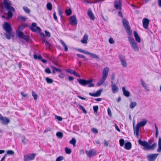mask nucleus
<instances>
[{
  "mask_svg": "<svg viewBox=\"0 0 161 161\" xmlns=\"http://www.w3.org/2000/svg\"><path fill=\"white\" fill-rule=\"evenodd\" d=\"M3 0L4 7L8 11L7 13L8 18H11L13 16L12 11H15L14 8L13 7L11 6L12 3L9 0Z\"/></svg>",
  "mask_w": 161,
  "mask_h": 161,
  "instance_id": "1",
  "label": "nucleus"
},
{
  "mask_svg": "<svg viewBox=\"0 0 161 161\" xmlns=\"http://www.w3.org/2000/svg\"><path fill=\"white\" fill-rule=\"evenodd\" d=\"M109 68L106 67L104 69L102 72V77L97 83V86H100L104 82L108 75Z\"/></svg>",
  "mask_w": 161,
  "mask_h": 161,
  "instance_id": "2",
  "label": "nucleus"
},
{
  "mask_svg": "<svg viewBox=\"0 0 161 161\" xmlns=\"http://www.w3.org/2000/svg\"><path fill=\"white\" fill-rule=\"evenodd\" d=\"M77 81L78 83L81 86H85L87 85L89 87H93L94 86V84L92 83L93 81V80L91 79L89 80L85 79H78Z\"/></svg>",
  "mask_w": 161,
  "mask_h": 161,
  "instance_id": "3",
  "label": "nucleus"
},
{
  "mask_svg": "<svg viewBox=\"0 0 161 161\" xmlns=\"http://www.w3.org/2000/svg\"><path fill=\"white\" fill-rule=\"evenodd\" d=\"M138 143L140 145L143 146L145 149L147 150L153 149H154L157 146V144L155 143L149 146L147 142L145 141H142L140 139L139 140Z\"/></svg>",
  "mask_w": 161,
  "mask_h": 161,
  "instance_id": "4",
  "label": "nucleus"
},
{
  "mask_svg": "<svg viewBox=\"0 0 161 161\" xmlns=\"http://www.w3.org/2000/svg\"><path fill=\"white\" fill-rule=\"evenodd\" d=\"M130 36H129L128 37V39L130 47L134 51L136 52L138 51L139 47L137 43L136 42L134 39Z\"/></svg>",
  "mask_w": 161,
  "mask_h": 161,
  "instance_id": "5",
  "label": "nucleus"
},
{
  "mask_svg": "<svg viewBox=\"0 0 161 161\" xmlns=\"http://www.w3.org/2000/svg\"><path fill=\"white\" fill-rule=\"evenodd\" d=\"M122 23L123 25L126 30L127 34L129 36H131L132 34V31L130 30V27L128 21L125 19L124 18L123 19Z\"/></svg>",
  "mask_w": 161,
  "mask_h": 161,
  "instance_id": "6",
  "label": "nucleus"
},
{
  "mask_svg": "<svg viewBox=\"0 0 161 161\" xmlns=\"http://www.w3.org/2000/svg\"><path fill=\"white\" fill-rule=\"evenodd\" d=\"M36 154L35 153H30L25 155L24 156V161H29L33 160L35 158Z\"/></svg>",
  "mask_w": 161,
  "mask_h": 161,
  "instance_id": "7",
  "label": "nucleus"
},
{
  "mask_svg": "<svg viewBox=\"0 0 161 161\" xmlns=\"http://www.w3.org/2000/svg\"><path fill=\"white\" fill-rule=\"evenodd\" d=\"M97 151L94 149H91L89 151H86V153L88 157L91 158L97 155Z\"/></svg>",
  "mask_w": 161,
  "mask_h": 161,
  "instance_id": "8",
  "label": "nucleus"
},
{
  "mask_svg": "<svg viewBox=\"0 0 161 161\" xmlns=\"http://www.w3.org/2000/svg\"><path fill=\"white\" fill-rule=\"evenodd\" d=\"M18 36L20 38L23 39L26 42H29L31 40L28 36L25 35L24 33L21 31L18 32Z\"/></svg>",
  "mask_w": 161,
  "mask_h": 161,
  "instance_id": "9",
  "label": "nucleus"
},
{
  "mask_svg": "<svg viewBox=\"0 0 161 161\" xmlns=\"http://www.w3.org/2000/svg\"><path fill=\"white\" fill-rule=\"evenodd\" d=\"M119 57L122 66L126 67L127 66V63L125 57L122 55H119Z\"/></svg>",
  "mask_w": 161,
  "mask_h": 161,
  "instance_id": "10",
  "label": "nucleus"
},
{
  "mask_svg": "<svg viewBox=\"0 0 161 161\" xmlns=\"http://www.w3.org/2000/svg\"><path fill=\"white\" fill-rule=\"evenodd\" d=\"M0 120L1 124L4 125H7L10 122V120L8 118L6 117H4L3 116L0 118Z\"/></svg>",
  "mask_w": 161,
  "mask_h": 161,
  "instance_id": "11",
  "label": "nucleus"
},
{
  "mask_svg": "<svg viewBox=\"0 0 161 161\" xmlns=\"http://www.w3.org/2000/svg\"><path fill=\"white\" fill-rule=\"evenodd\" d=\"M121 0H116L114 2V7L120 10L121 9Z\"/></svg>",
  "mask_w": 161,
  "mask_h": 161,
  "instance_id": "12",
  "label": "nucleus"
},
{
  "mask_svg": "<svg viewBox=\"0 0 161 161\" xmlns=\"http://www.w3.org/2000/svg\"><path fill=\"white\" fill-rule=\"evenodd\" d=\"M111 86L112 87V90L113 92L114 93H115L119 91V88L116 84L114 83L113 81H112L111 82Z\"/></svg>",
  "mask_w": 161,
  "mask_h": 161,
  "instance_id": "13",
  "label": "nucleus"
},
{
  "mask_svg": "<svg viewBox=\"0 0 161 161\" xmlns=\"http://www.w3.org/2000/svg\"><path fill=\"white\" fill-rule=\"evenodd\" d=\"M70 23L71 25H76L77 21L75 15H73L70 17Z\"/></svg>",
  "mask_w": 161,
  "mask_h": 161,
  "instance_id": "14",
  "label": "nucleus"
},
{
  "mask_svg": "<svg viewBox=\"0 0 161 161\" xmlns=\"http://www.w3.org/2000/svg\"><path fill=\"white\" fill-rule=\"evenodd\" d=\"M3 28L7 33H9L11 32L12 30L11 26L8 23L5 22Z\"/></svg>",
  "mask_w": 161,
  "mask_h": 161,
  "instance_id": "15",
  "label": "nucleus"
},
{
  "mask_svg": "<svg viewBox=\"0 0 161 161\" xmlns=\"http://www.w3.org/2000/svg\"><path fill=\"white\" fill-rule=\"evenodd\" d=\"M158 155V154H149L147 157L149 161H154Z\"/></svg>",
  "mask_w": 161,
  "mask_h": 161,
  "instance_id": "16",
  "label": "nucleus"
},
{
  "mask_svg": "<svg viewBox=\"0 0 161 161\" xmlns=\"http://www.w3.org/2000/svg\"><path fill=\"white\" fill-rule=\"evenodd\" d=\"M149 20L146 18H144L143 19L142 23L143 27L146 29H147L149 24Z\"/></svg>",
  "mask_w": 161,
  "mask_h": 161,
  "instance_id": "17",
  "label": "nucleus"
},
{
  "mask_svg": "<svg viewBox=\"0 0 161 161\" xmlns=\"http://www.w3.org/2000/svg\"><path fill=\"white\" fill-rule=\"evenodd\" d=\"M102 89H100L97 91L95 93H89V95L91 96L94 97H97L99 96L101 94V92L103 91Z\"/></svg>",
  "mask_w": 161,
  "mask_h": 161,
  "instance_id": "18",
  "label": "nucleus"
},
{
  "mask_svg": "<svg viewBox=\"0 0 161 161\" xmlns=\"http://www.w3.org/2000/svg\"><path fill=\"white\" fill-rule=\"evenodd\" d=\"M147 122V121L145 119H143L142 121L138 123L136 125V127L139 128L140 127L144 126Z\"/></svg>",
  "mask_w": 161,
  "mask_h": 161,
  "instance_id": "19",
  "label": "nucleus"
},
{
  "mask_svg": "<svg viewBox=\"0 0 161 161\" xmlns=\"http://www.w3.org/2000/svg\"><path fill=\"white\" fill-rule=\"evenodd\" d=\"M140 81L142 87H144L147 91H149V89L146 83H145L143 80L142 79H140Z\"/></svg>",
  "mask_w": 161,
  "mask_h": 161,
  "instance_id": "20",
  "label": "nucleus"
},
{
  "mask_svg": "<svg viewBox=\"0 0 161 161\" xmlns=\"http://www.w3.org/2000/svg\"><path fill=\"white\" fill-rule=\"evenodd\" d=\"M87 14L90 19L92 20H94V19L95 17L91 9H88L87 12Z\"/></svg>",
  "mask_w": 161,
  "mask_h": 161,
  "instance_id": "21",
  "label": "nucleus"
},
{
  "mask_svg": "<svg viewBox=\"0 0 161 161\" xmlns=\"http://www.w3.org/2000/svg\"><path fill=\"white\" fill-rule=\"evenodd\" d=\"M133 33L136 41L139 43L141 41V38L137 32L136 31H134Z\"/></svg>",
  "mask_w": 161,
  "mask_h": 161,
  "instance_id": "22",
  "label": "nucleus"
},
{
  "mask_svg": "<svg viewBox=\"0 0 161 161\" xmlns=\"http://www.w3.org/2000/svg\"><path fill=\"white\" fill-rule=\"evenodd\" d=\"M122 89L123 94L125 96L127 97H128L130 96V92L127 91H126L125 90V87H123Z\"/></svg>",
  "mask_w": 161,
  "mask_h": 161,
  "instance_id": "23",
  "label": "nucleus"
},
{
  "mask_svg": "<svg viewBox=\"0 0 161 161\" xmlns=\"http://www.w3.org/2000/svg\"><path fill=\"white\" fill-rule=\"evenodd\" d=\"M88 39V36L87 35L85 34L83 36V38L81 41V42L83 44H86L87 43V41Z\"/></svg>",
  "mask_w": 161,
  "mask_h": 161,
  "instance_id": "24",
  "label": "nucleus"
},
{
  "mask_svg": "<svg viewBox=\"0 0 161 161\" xmlns=\"http://www.w3.org/2000/svg\"><path fill=\"white\" fill-rule=\"evenodd\" d=\"M131 147V143L129 142L126 143L125 145V148L126 149L130 150Z\"/></svg>",
  "mask_w": 161,
  "mask_h": 161,
  "instance_id": "25",
  "label": "nucleus"
},
{
  "mask_svg": "<svg viewBox=\"0 0 161 161\" xmlns=\"http://www.w3.org/2000/svg\"><path fill=\"white\" fill-rule=\"evenodd\" d=\"M86 53V54L90 55L92 58L96 59H99V58L98 56L94 53H91L88 52Z\"/></svg>",
  "mask_w": 161,
  "mask_h": 161,
  "instance_id": "26",
  "label": "nucleus"
},
{
  "mask_svg": "<svg viewBox=\"0 0 161 161\" xmlns=\"http://www.w3.org/2000/svg\"><path fill=\"white\" fill-rule=\"evenodd\" d=\"M36 28H34L33 27H30V29L32 31L34 32H36L37 31H41V28L38 26L36 27Z\"/></svg>",
  "mask_w": 161,
  "mask_h": 161,
  "instance_id": "27",
  "label": "nucleus"
},
{
  "mask_svg": "<svg viewBox=\"0 0 161 161\" xmlns=\"http://www.w3.org/2000/svg\"><path fill=\"white\" fill-rule=\"evenodd\" d=\"M158 148L157 149V151L158 152H161V138L159 137L158 142Z\"/></svg>",
  "mask_w": 161,
  "mask_h": 161,
  "instance_id": "28",
  "label": "nucleus"
},
{
  "mask_svg": "<svg viewBox=\"0 0 161 161\" xmlns=\"http://www.w3.org/2000/svg\"><path fill=\"white\" fill-rule=\"evenodd\" d=\"M137 105V103L135 102H131L130 104V108L131 109L134 108Z\"/></svg>",
  "mask_w": 161,
  "mask_h": 161,
  "instance_id": "29",
  "label": "nucleus"
},
{
  "mask_svg": "<svg viewBox=\"0 0 161 161\" xmlns=\"http://www.w3.org/2000/svg\"><path fill=\"white\" fill-rule=\"evenodd\" d=\"M60 42L62 45V46H63L64 48V51L65 52H66L68 51V49L67 47V46L66 45V44L62 40H60Z\"/></svg>",
  "mask_w": 161,
  "mask_h": 161,
  "instance_id": "30",
  "label": "nucleus"
},
{
  "mask_svg": "<svg viewBox=\"0 0 161 161\" xmlns=\"http://www.w3.org/2000/svg\"><path fill=\"white\" fill-rule=\"evenodd\" d=\"M76 143V140L74 138H72V139L69 141V143L70 144H72L74 147L75 146Z\"/></svg>",
  "mask_w": 161,
  "mask_h": 161,
  "instance_id": "31",
  "label": "nucleus"
},
{
  "mask_svg": "<svg viewBox=\"0 0 161 161\" xmlns=\"http://www.w3.org/2000/svg\"><path fill=\"white\" fill-rule=\"evenodd\" d=\"M4 34L5 35V37L7 39H10L11 37L12 36L11 32H9V33H7V34L5 33H4Z\"/></svg>",
  "mask_w": 161,
  "mask_h": 161,
  "instance_id": "32",
  "label": "nucleus"
},
{
  "mask_svg": "<svg viewBox=\"0 0 161 161\" xmlns=\"http://www.w3.org/2000/svg\"><path fill=\"white\" fill-rule=\"evenodd\" d=\"M139 128L136 127V130L134 129V133L136 134L137 137H138L139 135Z\"/></svg>",
  "mask_w": 161,
  "mask_h": 161,
  "instance_id": "33",
  "label": "nucleus"
},
{
  "mask_svg": "<svg viewBox=\"0 0 161 161\" xmlns=\"http://www.w3.org/2000/svg\"><path fill=\"white\" fill-rule=\"evenodd\" d=\"M65 13L67 16L70 15L72 13V11L70 8H69L68 9H66L65 11Z\"/></svg>",
  "mask_w": 161,
  "mask_h": 161,
  "instance_id": "34",
  "label": "nucleus"
},
{
  "mask_svg": "<svg viewBox=\"0 0 161 161\" xmlns=\"http://www.w3.org/2000/svg\"><path fill=\"white\" fill-rule=\"evenodd\" d=\"M56 135L57 137L60 139L62 138L63 137V134L60 132H57L56 134Z\"/></svg>",
  "mask_w": 161,
  "mask_h": 161,
  "instance_id": "35",
  "label": "nucleus"
},
{
  "mask_svg": "<svg viewBox=\"0 0 161 161\" xmlns=\"http://www.w3.org/2000/svg\"><path fill=\"white\" fill-rule=\"evenodd\" d=\"M18 18L23 21H25L27 19V18L26 17L22 16H19Z\"/></svg>",
  "mask_w": 161,
  "mask_h": 161,
  "instance_id": "36",
  "label": "nucleus"
},
{
  "mask_svg": "<svg viewBox=\"0 0 161 161\" xmlns=\"http://www.w3.org/2000/svg\"><path fill=\"white\" fill-rule=\"evenodd\" d=\"M47 8L48 10H51L52 8V4L50 3H48L47 5Z\"/></svg>",
  "mask_w": 161,
  "mask_h": 161,
  "instance_id": "37",
  "label": "nucleus"
},
{
  "mask_svg": "<svg viewBox=\"0 0 161 161\" xmlns=\"http://www.w3.org/2000/svg\"><path fill=\"white\" fill-rule=\"evenodd\" d=\"M46 80L48 84H51L53 82V80L48 77H47L46 78Z\"/></svg>",
  "mask_w": 161,
  "mask_h": 161,
  "instance_id": "38",
  "label": "nucleus"
},
{
  "mask_svg": "<svg viewBox=\"0 0 161 161\" xmlns=\"http://www.w3.org/2000/svg\"><path fill=\"white\" fill-rule=\"evenodd\" d=\"M23 9L24 11L27 14H29L30 12V10L27 7L24 6L23 7Z\"/></svg>",
  "mask_w": 161,
  "mask_h": 161,
  "instance_id": "39",
  "label": "nucleus"
},
{
  "mask_svg": "<svg viewBox=\"0 0 161 161\" xmlns=\"http://www.w3.org/2000/svg\"><path fill=\"white\" fill-rule=\"evenodd\" d=\"M76 55L78 57L83 58L84 59V61H87V58H86L85 56H84V55L79 54H77Z\"/></svg>",
  "mask_w": 161,
  "mask_h": 161,
  "instance_id": "40",
  "label": "nucleus"
},
{
  "mask_svg": "<svg viewBox=\"0 0 161 161\" xmlns=\"http://www.w3.org/2000/svg\"><path fill=\"white\" fill-rule=\"evenodd\" d=\"M65 151L66 153L69 154L71 153L72 151L70 149L66 147L65 148Z\"/></svg>",
  "mask_w": 161,
  "mask_h": 161,
  "instance_id": "41",
  "label": "nucleus"
},
{
  "mask_svg": "<svg viewBox=\"0 0 161 161\" xmlns=\"http://www.w3.org/2000/svg\"><path fill=\"white\" fill-rule=\"evenodd\" d=\"M7 154H6L9 155H13L14 154V152L12 150H8L7 151Z\"/></svg>",
  "mask_w": 161,
  "mask_h": 161,
  "instance_id": "42",
  "label": "nucleus"
},
{
  "mask_svg": "<svg viewBox=\"0 0 161 161\" xmlns=\"http://www.w3.org/2000/svg\"><path fill=\"white\" fill-rule=\"evenodd\" d=\"M43 42L45 43V45L47 46V48H49L51 46L50 44L46 40H44Z\"/></svg>",
  "mask_w": 161,
  "mask_h": 161,
  "instance_id": "43",
  "label": "nucleus"
},
{
  "mask_svg": "<svg viewBox=\"0 0 161 161\" xmlns=\"http://www.w3.org/2000/svg\"><path fill=\"white\" fill-rule=\"evenodd\" d=\"M66 71L67 72L69 73L70 74H74V73L75 71L74 70L69 69H66Z\"/></svg>",
  "mask_w": 161,
  "mask_h": 161,
  "instance_id": "44",
  "label": "nucleus"
},
{
  "mask_svg": "<svg viewBox=\"0 0 161 161\" xmlns=\"http://www.w3.org/2000/svg\"><path fill=\"white\" fill-rule=\"evenodd\" d=\"M21 141H22V142L24 144H26L28 142H29L28 140L27 139H26L25 137H24V138L22 139Z\"/></svg>",
  "mask_w": 161,
  "mask_h": 161,
  "instance_id": "45",
  "label": "nucleus"
},
{
  "mask_svg": "<svg viewBox=\"0 0 161 161\" xmlns=\"http://www.w3.org/2000/svg\"><path fill=\"white\" fill-rule=\"evenodd\" d=\"M34 57L35 59H38L39 60H42V57L41 55H39L38 56L36 54H34Z\"/></svg>",
  "mask_w": 161,
  "mask_h": 161,
  "instance_id": "46",
  "label": "nucleus"
},
{
  "mask_svg": "<svg viewBox=\"0 0 161 161\" xmlns=\"http://www.w3.org/2000/svg\"><path fill=\"white\" fill-rule=\"evenodd\" d=\"M119 144L121 146H123L124 144V140L123 139H121L119 141Z\"/></svg>",
  "mask_w": 161,
  "mask_h": 161,
  "instance_id": "47",
  "label": "nucleus"
},
{
  "mask_svg": "<svg viewBox=\"0 0 161 161\" xmlns=\"http://www.w3.org/2000/svg\"><path fill=\"white\" fill-rule=\"evenodd\" d=\"M79 108L82 110L83 112L85 113L86 114L87 113V112L86 110H85V108L83 107V106L82 105H79Z\"/></svg>",
  "mask_w": 161,
  "mask_h": 161,
  "instance_id": "48",
  "label": "nucleus"
},
{
  "mask_svg": "<svg viewBox=\"0 0 161 161\" xmlns=\"http://www.w3.org/2000/svg\"><path fill=\"white\" fill-rule=\"evenodd\" d=\"M32 95L34 97V100H36L37 99V95L35 93L34 91H32Z\"/></svg>",
  "mask_w": 161,
  "mask_h": 161,
  "instance_id": "49",
  "label": "nucleus"
},
{
  "mask_svg": "<svg viewBox=\"0 0 161 161\" xmlns=\"http://www.w3.org/2000/svg\"><path fill=\"white\" fill-rule=\"evenodd\" d=\"M93 109L94 111L97 113L98 109V107L97 106H94L93 107Z\"/></svg>",
  "mask_w": 161,
  "mask_h": 161,
  "instance_id": "50",
  "label": "nucleus"
},
{
  "mask_svg": "<svg viewBox=\"0 0 161 161\" xmlns=\"http://www.w3.org/2000/svg\"><path fill=\"white\" fill-rule=\"evenodd\" d=\"M63 159L64 157L63 156H60L57 158L56 161H61Z\"/></svg>",
  "mask_w": 161,
  "mask_h": 161,
  "instance_id": "51",
  "label": "nucleus"
},
{
  "mask_svg": "<svg viewBox=\"0 0 161 161\" xmlns=\"http://www.w3.org/2000/svg\"><path fill=\"white\" fill-rule=\"evenodd\" d=\"M91 130L92 132L94 133L97 134L98 132L97 130L96 129L94 128H92L91 129Z\"/></svg>",
  "mask_w": 161,
  "mask_h": 161,
  "instance_id": "52",
  "label": "nucleus"
},
{
  "mask_svg": "<svg viewBox=\"0 0 161 161\" xmlns=\"http://www.w3.org/2000/svg\"><path fill=\"white\" fill-rule=\"evenodd\" d=\"M52 68L54 70H55V71H57V72H61V70L59 69H58L57 68H56V67H54V66H53L52 67Z\"/></svg>",
  "mask_w": 161,
  "mask_h": 161,
  "instance_id": "53",
  "label": "nucleus"
},
{
  "mask_svg": "<svg viewBox=\"0 0 161 161\" xmlns=\"http://www.w3.org/2000/svg\"><path fill=\"white\" fill-rule=\"evenodd\" d=\"M109 42L110 44H113L114 43V41L113 39L111 37L109 39Z\"/></svg>",
  "mask_w": 161,
  "mask_h": 161,
  "instance_id": "54",
  "label": "nucleus"
},
{
  "mask_svg": "<svg viewBox=\"0 0 161 161\" xmlns=\"http://www.w3.org/2000/svg\"><path fill=\"white\" fill-rule=\"evenodd\" d=\"M55 118L58 121H61L62 120V118L61 117L58 116H55Z\"/></svg>",
  "mask_w": 161,
  "mask_h": 161,
  "instance_id": "55",
  "label": "nucleus"
},
{
  "mask_svg": "<svg viewBox=\"0 0 161 161\" xmlns=\"http://www.w3.org/2000/svg\"><path fill=\"white\" fill-rule=\"evenodd\" d=\"M77 50L78 51H79L80 52L83 53H84L86 54V53H87L88 52L87 51H85L84 50H82L80 49H78Z\"/></svg>",
  "mask_w": 161,
  "mask_h": 161,
  "instance_id": "56",
  "label": "nucleus"
},
{
  "mask_svg": "<svg viewBox=\"0 0 161 161\" xmlns=\"http://www.w3.org/2000/svg\"><path fill=\"white\" fill-rule=\"evenodd\" d=\"M45 35L46 36H47L48 37H50V36H51L49 32L47 31H45Z\"/></svg>",
  "mask_w": 161,
  "mask_h": 161,
  "instance_id": "57",
  "label": "nucleus"
},
{
  "mask_svg": "<svg viewBox=\"0 0 161 161\" xmlns=\"http://www.w3.org/2000/svg\"><path fill=\"white\" fill-rule=\"evenodd\" d=\"M45 72L47 74H50L51 73V71L48 68H46L45 69Z\"/></svg>",
  "mask_w": 161,
  "mask_h": 161,
  "instance_id": "58",
  "label": "nucleus"
},
{
  "mask_svg": "<svg viewBox=\"0 0 161 161\" xmlns=\"http://www.w3.org/2000/svg\"><path fill=\"white\" fill-rule=\"evenodd\" d=\"M53 17L54 19L55 20H57V17L56 15V13L55 12H54L53 14Z\"/></svg>",
  "mask_w": 161,
  "mask_h": 161,
  "instance_id": "59",
  "label": "nucleus"
},
{
  "mask_svg": "<svg viewBox=\"0 0 161 161\" xmlns=\"http://www.w3.org/2000/svg\"><path fill=\"white\" fill-rule=\"evenodd\" d=\"M115 128L119 132H120V130L119 128L118 127V126H117V125L116 124H115Z\"/></svg>",
  "mask_w": 161,
  "mask_h": 161,
  "instance_id": "60",
  "label": "nucleus"
},
{
  "mask_svg": "<svg viewBox=\"0 0 161 161\" xmlns=\"http://www.w3.org/2000/svg\"><path fill=\"white\" fill-rule=\"evenodd\" d=\"M73 75H74L76 76H77L78 77H80V75L78 73L75 72V71Z\"/></svg>",
  "mask_w": 161,
  "mask_h": 161,
  "instance_id": "61",
  "label": "nucleus"
},
{
  "mask_svg": "<svg viewBox=\"0 0 161 161\" xmlns=\"http://www.w3.org/2000/svg\"><path fill=\"white\" fill-rule=\"evenodd\" d=\"M115 77V74L114 73H113L112 75V77H111V79L112 80V81L114 80Z\"/></svg>",
  "mask_w": 161,
  "mask_h": 161,
  "instance_id": "62",
  "label": "nucleus"
},
{
  "mask_svg": "<svg viewBox=\"0 0 161 161\" xmlns=\"http://www.w3.org/2000/svg\"><path fill=\"white\" fill-rule=\"evenodd\" d=\"M108 114L109 115H110V116L111 115V110L109 108H108Z\"/></svg>",
  "mask_w": 161,
  "mask_h": 161,
  "instance_id": "63",
  "label": "nucleus"
},
{
  "mask_svg": "<svg viewBox=\"0 0 161 161\" xmlns=\"http://www.w3.org/2000/svg\"><path fill=\"white\" fill-rule=\"evenodd\" d=\"M69 81H72L74 80V78L72 76H69Z\"/></svg>",
  "mask_w": 161,
  "mask_h": 161,
  "instance_id": "64",
  "label": "nucleus"
}]
</instances>
